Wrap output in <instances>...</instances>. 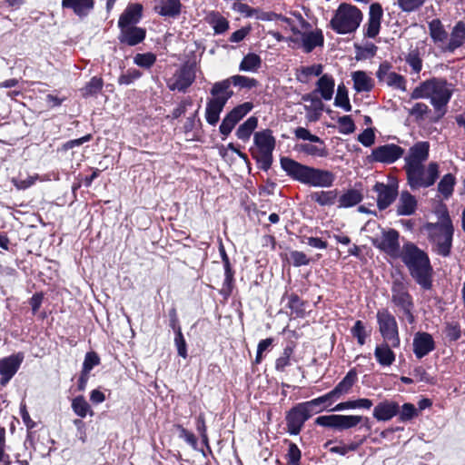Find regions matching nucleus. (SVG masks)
Masks as SVG:
<instances>
[{"label": "nucleus", "instance_id": "nucleus-40", "mask_svg": "<svg viewBox=\"0 0 465 465\" xmlns=\"http://www.w3.org/2000/svg\"><path fill=\"white\" fill-rule=\"evenodd\" d=\"M258 125V119L254 116L249 117L243 124H242L235 134L238 139L246 142L250 139L252 132Z\"/></svg>", "mask_w": 465, "mask_h": 465}, {"label": "nucleus", "instance_id": "nucleus-62", "mask_svg": "<svg viewBox=\"0 0 465 465\" xmlns=\"http://www.w3.org/2000/svg\"><path fill=\"white\" fill-rule=\"evenodd\" d=\"M39 179L38 174H35L32 176H28L25 179L21 178H13L12 183L15 186L17 190H25L35 184V183Z\"/></svg>", "mask_w": 465, "mask_h": 465}, {"label": "nucleus", "instance_id": "nucleus-15", "mask_svg": "<svg viewBox=\"0 0 465 465\" xmlns=\"http://www.w3.org/2000/svg\"><path fill=\"white\" fill-rule=\"evenodd\" d=\"M391 66L389 63L384 62L380 64L376 76L381 83L386 84L388 86L394 89L406 91V80L405 78L391 71Z\"/></svg>", "mask_w": 465, "mask_h": 465}, {"label": "nucleus", "instance_id": "nucleus-7", "mask_svg": "<svg viewBox=\"0 0 465 465\" xmlns=\"http://www.w3.org/2000/svg\"><path fill=\"white\" fill-rule=\"evenodd\" d=\"M256 149H252L251 153L256 160L259 168L268 171L272 163V152L275 148V138L270 129L256 132L253 136Z\"/></svg>", "mask_w": 465, "mask_h": 465}, {"label": "nucleus", "instance_id": "nucleus-14", "mask_svg": "<svg viewBox=\"0 0 465 465\" xmlns=\"http://www.w3.org/2000/svg\"><path fill=\"white\" fill-rule=\"evenodd\" d=\"M404 153V150L394 143L384 144L372 150L371 158L372 162L382 163H392L400 159Z\"/></svg>", "mask_w": 465, "mask_h": 465}, {"label": "nucleus", "instance_id": "nucleus-28", "mask_svg": "<svg viewBox=\"0 0 465 465\" xmlns=\"http://www.w3.org/2000/svg\"><path fill=\"white\" fill-rule=\"evenodd\" d=\"M335 82L331 75L322 74L316 83L314 93L320 94L322 99L325 101L331 100L334 93Z\"/></svg>", "mask_w": 465, "mask_h": 465}, {"label": "nucleus", "instance_id": "nucleus-34", "mask_svg": "<svg viewBox=\"0 0 465 465\" xmlns=\"http://www.w3.org/2000/svg\"><path fill=\"white\" fill-rule=\"evenodd\" d=\"M332 400L334 399L332 398L329 391L328 393L321 397L302 403L312 416V414L319 413L323 410L327 409L331 404Z\"/></svg>", "mask_w": 465, "mask_h": 465}, {"label": "nucleus", "instance_id": "nucleus-58", "mask_svg": "<svg viewBox=\"0 0 465 465\" xmlns=\"http://www.w3.org/2000/svg\"><path fill=\"white\" fill-rule=\"evenodd\" d=\"M293 353V349L290 346H287L283 349L282 355L276 360L275 368L277 371H282L285 367L290 365V359L292 354Z\"/></svg>", "mask_w": 465, "mask_h": 465}, {"label": "nucleus", "instance_id": "nucleus-30", "mask_svg": "<svg viewBox=\"0 0 465 465\" xmlns=\"http://www.w3.org/2000/svg\"><path fill=\"white\" fill-rule=\"evenodd\" d=\"M224 100L211 98L208 100L205 110L206 122L211 125H215L220 119V114L224 106Z\"/></svg>", "mask_w": 465, "mask_h": 465}, {"label": "nucleus", "instance_id": "nucleus-41", "mask_svg": "<svg viewBox=\"0 0 465 465\" xmlns=\"http://www.w3.org/2000/svg\"><path fill=\"white\" fill-rule=\"evenodd\" d=\"M181 2L180 0H164L162 2L160 6H156L155 9L163 16L173 17L181 12Z\"/></svg>", "mask_w": 465, "mask_h": 465}, {"label": "nucleus", "instance_id": "nucleus-37", "mask_svg": "<svg viewBox=\"0 0 465 465\" xmlns=\"http://www.w3.org/2000/svg\"><path fill=\"white\" fill-rule=\"evenodd\" d=\"M362 200V194L359 190L350 189L343 193L338 200L339 208H350L352 207Z\"/></svg>", "mask_w": 465, "mask_h": 465}, {"label": "nucleus", "instance_id": "nucleus-6", "mask_svg": "<svg viewBox=\"0 0 465 465\" xmlns=\"http://www.w3.org/2000/svg\"><path fill=\"white\" fill-rule=\"evenodd\" d=\"M363 14L356 5L341 3L330 21L331 28L339 35L354 33L361 25Z\"/></svg>", "mask_w": 465, "mask_h": 465}, {"label": "nucleus", "instance_id": "nucleus-25", "mask_svg": "<svg viewBox=\"0 0 465 465\" xmlns=\"http://www.w3.org/2000/svg\"><path fill=\"white\" fill-rule=\"evenodd\" d=\"M143 12V5L141 4H131L129 5L124 12L121 15L118 26H132L137 24L141 17Z\"/></svg>", "mask_w": 465, "mask_h": 465}, {"label": "nucleus", "instance_id": "nucleus-46", "mask_svg": "<svg viewBox=\"0 0 465 465\" xmlns=\"http://www.w3.org/2000/svg\"><path fill=\"white\" fill-rule=\"evenodd\" d=\"M219 252H220L221 258H222V261L223 262V267H224L225 279H224L223 284L225 286H227L229 291H231L234 272L231 267L229 257L225 252V249H224V246L223 245V243L220 244Z\"/></svg>", "mask_w": 465, "mask_h": 465}, {"label": "nucleus", "instance_id": "nucleus-42", "mask_svg": "<svg viewBox=\"0 0 465 465\" xmlns=\"http://www.w3.org/2000/svg\"><path fill=\"white\" fill-rule=\"evenodd\" d=\"M372 401L369 399H358L354 401H347L337 404L331 409L333 411H341L349 409H366L369 410L372 406Z\"/></svg>", "mask_w": 465, "mask_h": 465}, {"label": "nucleus", "instance_id": "nucleus-31", "mask_svg": "<svg viewBox=\"0 0 465 465\" xmlns=\"http://www.w3.org/2000/svg\"><path fill=\"white\" fill-rule=\"evenodd\" d=\"M94 5V0H62L63 8L73 10L80 17L87 15Z\"/></svg>", "mask_w": 465, "mask_h": 465}, {"label": "nucleus", "instance_id": "nucleus-33", "mask_svg": "<svg viewBox=\"0 0 465 465\" xmlns=\"http://www.w3.org/2000/svg\"><path fill=\"white\" fill-rule=\"evenodd\" d=\"M231 85L232 83H230V78L214 83L210 92L213 95V98L220 100L223 99L224 104H226L228 100L233 95V92L230 90Z\"/></svg>", "mask_w": 465, "mask_h": 465}, {"label": "nucleus", "instance_id": "nucleus-9", "mask_svg": "<svg viewBox=\"0 0 465 465\" xmlns=\"http://www.w3.org/2000/svg\"><path fill=\"white\" fill-rule=\"evenodd\" d=\"M196 77V64L194 62L184 63L167 80V86L171 91L185 92L194 82Z\"/></svg>", "mask_w": 465, "mask_h": 465}, {"label": "nucleus", "instance_id": "nucleus-3", "mask_svg": "<svg viewBox=\"0 0 465 465\" xmlns=\"http://www.w3.org/2000/svg\"><path fill=\"white\" fill-rule=\"evenodd\" d=\"M452 94L453 86L450 83L443 78L433 77L415 87L411 97L412 99H429L435 112L444 115Z\"/></svg>", "mask_w": 465, "mask_h": 465}, {"label": "nucleus", "instance_id": "nucleus-19", "mask_svg": "<svg viewBox=\"0 0 465 465\" xmlns=\"http://www.w3.org/2000/svg\"><path fill=\"white\" fill-rule=\"evenodd\" d=\"M383 9L380 3H372L369 8L367 24L364 26V35L369 38H375L381 30Z\"/></svg>", "mask_w": 465, "mask_h": 465}, {"label": "nucleus", "instance_id": "nucleus-35", "mask_svg": "<svg viewBox=\"0 0 465 465\" xmlns=\"http://www.w3.org/2000/svg\"><path fill=\"white\" fill-rule=\"evenodd\" d=\"M429 33L435 44H445L448 38V33L444 29L441 21L438 18L432 19L428 23Z\"/></svg>", "mask_w": 465, "mask_h": 465}, {"label": "nucleus", "instance_id": "nucleus-1", "mask_svg": "<svg viewBox=\"0 0 465 465\" xmlns=\"http://www.w3.org/2000/svg\"><path fill=\"white\" fill-rule=\"evenodd\" d=\"M430 143L418 142L409 150L403 167L407 183L412 190L428 188L434 184L439 177V164L430 162L425 165L429 158Z\"/></svg>", "mask_w": 465, "mask_h": 465}, {"label": "nucleus", "instance_id": "nucleus-52", "mask_svg": "<svg viewBox=\"0 0 465 465\" xmlns=\"http://www.w3.org/2000/svg\"><path fill=\"white\" fill-rule=\"evenodd\" d=\"M406 63L411 67L415 74H419L422 69V60L417 50H411L405 57Z\"/></svg>", "mask_w": 465, "mask_h": 465}, {"label": "nucleus", "instance_id": "nucleus-21", "mask_svg": "<svg viewBox=\"0 0 465 465\" xmlns=\"http://www.w3.org/2000/svg\"><path fill=\"white\" fill-rule=\"evenodd\" d=\"M292 31L301 35L302 47L306 53H311L315 47L323 45L324 37L321 29L302 33L295 27H292Z\"/></svg>", "mask_w": 465, "mask_h": 465}, {"label": "nucleus", "instance_id": "nucleus-26", "mask_svg": "<svg viewBox=\"0 0 465 465\" xmlns=\"http://www.w3.org/2000/svg\"><path fill=\"white\" fill-rule=\"evenodd\" d=\"M396 207L398 215H412L417 209V200L410 192L402 191L400 194Z\"/></svg>", "mask_w": 465, "mask_h": 465}, {"label": "nucleus", "instance_id": "nucleus-55", "mask_svg": "<svg viewBox=\"0 0 465 465\" xmlns=\"http://www.w3.org/2000/svg\"><path fill=\"white\" fill-rule=\"evenodd\" d=\"M294 135L300 140L310 141L313 143H322V140L319 136L311 134V132L304 127L296 128L294 130Z\"/></svg>", "mask_w": 465, "mask_h": 465}, {"label": "nucleus", "instance_id": "nucleus-5", "mask_svg": "<svg viewBox=\"0 0 465 465\" xmlns=\"http://www.w3.org/2000/svg\"><path fill=\"white\" fill-rule=\"evenodd\" d=\"M424 230L430 242L435 246L437 253L444 257L448 256L451 248L453 227L447 211H443L440 223H427Z\"/></svg>", "mask_w": 465, "mask_h": 465}, {"label": "nucleus", "instance_id": "nucleus-29", "mask_svg": "<svg viewBox=\"0 0 465 465\" xmlns=\"http://www.w3.org/2000/svg\"><path fill=\"white\" fill-rule=\"evenodd\" d=\"M353 88L357 93L370 92L374 87V80L364 71H355L351 73Z\"/></svg>", "mask_w": 465, "mask_h": 465}, {"label": "nucleus", "instance_id": "nucleus-13", "mask_svg": "<svg viewBox=\"0 0 465 465\" xmlns=\"http://www.w3.org/2000/svg\"><path fill=\"white\" fill-rule=\"evenodd\" d=\"M312 417L303 403H299L292 408L286 415L287 431L291 435H298L304 422Z\"/></svg>", "mask_w": 465, "mask_h": 465}, {"label": "nucleus", "instance_id": "nucleus-20", "mask_svg": "<svg viewBox=\"0 0 465 465\" xmlns=\"http://www.w3.org/2000/svg\"><path fill=\"white\" fill-rule=\"evenodd\" d=\"M434 349L435 342L430 333L419 331L414 335L413 352L418 359L428 355Z\"/></svg>", "mask_w": 465, "mask_h": 465}, {"label": "nucleus", "instance_id": "nucleus-24", "mask_svg": "<svg viewBox=\"0 0 465 465\" xmlns=\"http://www.w3.org/2000/svg\"><path fill=\"white\" fill-rule=\"evenodd\" d=\"M465 43V23L459 21L452 28L450 39L445 46H441L445 52L453 53Z\"/></svg>", "mask_w": 465, "mask_h": 465}, {"label": "nucleus", "instance_id": "nucleus-22", "mask_svg": "<svg viewBox=\"0 0 465 465\" xmlns=\"http://www.w3.org/2000/svg\"><path fill=\"white\" fill-rule=\"evenodd\" d=\"M398 413L399 404L396 401L385 400L374 407L372 415L379 421H387Z\"/></svg>", "mask_w": 465, "mask_h": 465}, {"label": "nucleus", "instance_id": "nucleus-4", "mask_svg": "<svg viewBox=\"0 0 465 465\" xmlns=\"http://www.w3.org/2000/svg\"><path fill=\"white\" fill-rule=\"evenodd\" d=\"M281 166L292 179L310 186L328 188L335 181L332 172L304 165L288 157L281 159Z\"/></svg>", "mask_w": 465, "mask_h": 465}, {"label": "nucleus", "instance_id": "nucleus-11", "mask_svg": "<svg viewBox=\"0 0 465 465\" xmlns=\"http://www.w3.org/2000/svg\"><path fill=\"white\" fill-rule=\"evenodd\" d=\"M399 232L394 229L382 231L381 234L372 239V244L384 252L391 258H399L401 254V250L399 242Z\"/></svg>", "mask_w": 465, "mask_h": 465}, {"label": "nucleus", "instance_id": "nucleus-38", "mask_svg": "<svg viewBox=\"0 0 465 465\" xmlns=\"http://www.w3.org/2000/svg\"><path fill=\"white\" fill-rule=\"evenodd\" d=\"M296 149L307 155L313 157H326L328 155V150L325 146L324 142L322 143H301L296 146Z\"/></svg>", "mask_w": 465, "mask_h": 465}, {"label": "nucleus", "instance_id": "nucleus-10", "mask_svg": "<svg viewBox=\"0 0 465 465\" xmlns=\"http://www.w3.org/2000/svg\"><path fill=\"white\" fill-rule=\"evenodd\" d=\"M362 420L363 416L360 415L331 414L319 416L315 420V424L338 430H344L356 427Z\"/></svg>", "mask_w": 465, "mask_h": 465}, {"label": "nucleus", "instance_id": "nucleus-18", "mask_svg": "<svg viewBox=\"0 0 465 465\" xmlns=\"http://www.w3.org/2000/svg\"><path fill=\"white\" fill-rule=\"evenodd\" d=\"M24 360L23 353L13 354L0 359V384L5 385L18 371Z\"/></svg>", "mask_w": 465, "mask_h": 465}, {"label": "nucleus", "instance_id": "nucleus-48", "mask_svg": "<svg viewBox=\"0 0 465 465\" xmlns=\"http://www.w3.org/2000/svg\"><path fill=\"white\" fill-rule=\"evenodd\" d=\"M454 185L455 177L451 173H447L438 183V191L447 199L452 194Z\"/></svg>", "mask_w": 465, "mask_h": 465}, {"label": "nucleus", "instance_id": "nucleus-36", "mask_svg": "<svg viewBox=\"0 0 465 465\" xmlns=\"http://www.w3.org/2000/svg\"><path fill=\"white\" fill-rule=\"evenodd\" d=\"M205 19L217 35L223 34L229 28L228 21L218 12L212 11L208 13Z\"/></svg>", "mask_w": 465, "mask_h": 465}, {"label": "nucleus", "instance_id": "nucleus-32", "mask_svg": "<svg viewBox=\"0 0 465 465\" xmlns=\"http://www.w3.org/2000/svg\"><path fill=\"white\" fill-rule=\"evenodd\" d=\"M357 381V372L351 370L346 376L330 391L334 400L347 393Z\"/></svg>", "mask_w": 465, "mask_h": 465}, {"label": "nucleus", "instance_id": "nucleus-8", "mask_svg": "<svg viewBox=\"0 0 465 465\" xmlns=\"http://www.w3.org/2000/svg\"><path fill=\"white\" fill-rule=\"evenodd\" d=\"M377 323L379 331L384 341L390 342L391 347L398 348L401 345L399 327L394 315L388 309H381L377 312Z\"/></svg>", "mask_w": 465, "mask_h": 465}, {"label": "nucleus", "instance_id": "nucleus-63", "mask_svg": "<svg viewBox=\"0 0 465 465\" xmlns=\"http://www.w3.org/2000/svg\"><path fill=\"white\" fill-rule=\"evenodd\" d=\"M301 450L295 443L290 442L287 453L288 463L291 465H300Z\"/></svg>", "mask_w": 465, "mask_h": 465}, {"label": "nucleus", "instance_id": "nucleus-2", "mask_svg": "<svg viewBox=\"0 0 465 465\" xmlns=\"http://www.w3.org/2000/svg\"><path fill=\"white\" fill-rule=\"evenodd\" d=\"M408 268L411 276L423 289L432 286V267L428 254L418 248L413 242H405L400 257Z\"/></svg>", "mask_w": 465, "mask_h": 465}, {"label": "nucleus", "instance_id": "nucleus-27", "mask_svg": "<svg viewBox=\"0 0 465 465\" xmlns=\"http://www.w3.org/2000/svg\"><path fill=\"white\" fill-rule=\"evenodd\" d=\"M391 348V343L384 341L375 347L374 357L381 366L389 367L395 361L396 356Z\"/></svg>", "mask_w": 465, "mask_h": 465}, {"label": "nucleus", "instance_id": "nucleus-23", "mask_svg": "<svg viewBox=\"0 0 465 465\" xmlns=\"http://www.w3.org/2000/svg\"><path fill=\"white\" fill-rule=\"evenodd\" d=\"M118 39L121 43L134 46L143 42L145 38V30L134 25L120 27Z\"/></svg>", "mask_w": 465, "mask_h": 465}, {"label": "nucleus", "instance_id": "nucleus-47", "mask_svg": "<svg viewBox=\"0 0 465 465\" xmlns=\"http://www.w3.org/2000/svg\"><path fill=\"white\" fill-rule=\"evenodd\" d=\"M304 302L300 299L297 294H291L288 297V307L291 310V314L298 318L305 316Z\"/></svg>", "mask_w": 465, "mask_h": 465}, {"label": "nucleus", "instance_id": "nucleus-61", "mask_svg": "<svg viewBox=\"0 0 465 465\" xmlns=\"http://www.w3.org/2000/svg\"><path fill=\"white\" fill-rule=\"evenodd\" d=\"M352 335L357 339L360 345H363L366 341L367 332L361 321H356L351 329Z\"/></svg>", "mask_w": 465, "mask_h": 465}, {"label": "nucleus", "instance_id": "nucleus-53", "mask_svg": "<svg viewBox=\"0 0 465 465\" xmlns=\"http://www.w3.org/2000/svg\"><path fill=\"white\" fill-rule=\"evenodd\" d=\"M427 0H397L399 8L405 13H411L420 9Z\"/></svg>", "mask_w": 465, "mask_h": 465}, {"label": "nucleus", "instance_id": "nucleus-44", "mask_svg": "<svg viewBox=\"0 0 465 465\" xmlns=\"http://www.w3.org/2000/svg\"><path fill=\"white\" fill-rule=\"evenodd\" d=\"M323 67L322 64H312L310 66H302L298 69L297 79L301 83H308L311 76H322Z\"/></svg>", "mask_w": 465, "mask_h": 465}, {"label": "nucleus", "instance_id": "nucleus-17", "mask_svg": "<svg viewBox=\"0 0 465 465\" xmlns=\"http://www.w3.org/2000/svg\"><path fill=\"white\" fill-rule=\"evenodd\" d=\"M391 302L400 311L414 307L412 297L409 293L406 284L400 280H395L392 282Z\"/></svg>", "mask_w": 465, "mask_h": 465}, {"label": "nucleus", "instance_id": "nucleus-43", "mask_svg": "<svg viewBox=\"0 0 465 465\" xmlns=\"http://www.w3.org/2000/svg\"><path fill=\"white\" fill-rule=\"evenodd\" d=\"M261 57L254 53H249L242 60L239 69L243 72H255L261 67Z\"/></svg>", "mask_w": 465, "mask_h": 465}, {"label": "nucleus", "instance_id": "nucleus-54", "mask_svg": "<svg viewBox=\"0 0 465 465\" xmlns=\"http://www.w3.org/2000/svg\"><path fill=\"white\" fill-rule=\"evenodd\" d=\"M156 61V56L153 53L137 54L134 57V63L143 68H150Z\"/></svg>", "mask_w": 465, "mask_h": 465}, {"label": "nucleus", "instance_id": "nucleus-50", "mask_svg": "<svg viewBox=\"0 0 465 465\" xmlns=\"http://www.w3.org/2000/svg\"><path fill=\"white\" fill-rule=\"evenodd\" d=\"M103 80L99 77H93L82 89L83 96H93L97 94L103 88Z\"/></svg>", "mask_w": 465, "mask_h": 465}, {"label": "nucleus", "instance_id": "nucleus-51", "mask_svg": "<svg viewBox=\"0 0 465 465\" xmlns=\"http://www.w3.org/2000/svg\"><path fill=\"white\" fill-rule=\"evenodd\" d=\"M334 104L336 106L341 107L346 112H350L351 110V105L349 101L348 93L343 85L338 86Z\"/></svg>", "mask_w": 465, "mask_h": 465}, {"label": "nucleus", "instance_id": "nucleus-45", "mask_svg": "<svg viewBox=\"0 0 465 465\" xmlns=\"http://www.w3.org/2000/svg\"><path fill=\"white\" fill-rule=\"evenodd\" d=\"M72 409L80 418H85L87 414H90L91 416L94 415V411H92L89 403L82 395L75 397L72 401Z\"/></svg>", "mask_w": 465, "mask_h": 465}, {"label": "nucleus", "instance_id": "nucleus-59", "mask_svg": "<svg viewBox=\"0 0 465 465\" xmlns=\"http://www.w3.org/2000/svg\"><path fill=\"white\" fill-rule=\"evenodd\" d=\"M174 343L178 355L185 359L187 357V345L180 327L176 331Z\"/></svg>", "mask_w": 465, "mask_h": 465}, {"label": "nucleus", "instance_id": "nucleus-16", "mask_svg": "<svg viewBox=\"0 0 465 465\" xmlns=\"http://www.w3.org/2000/svg\"><path fill=\"white\" fill-rule=\"evenodd\" d=\"M373 191L377 193V206L379 210H385L396 199L398 195V186L396 184H386L376 183Z\"/></svg>", "mask_w": 465, "mask_h": 465}, {"label": "nucleus", "instance_id": "nucleus-64", "mask_svg": "<svg viewBox=\"0 0 465 465\" xmlns=\"http://www.w3.org/2000/svg\"><path fill=\"white\" fill-rule=\"evenodd\" d=\"M142 74L136 69H130L125 74H123L118 78L119 84H131L134 81L139 79Z\"/></svg>", "mask_w": 465, "mask_h": 465}, {"label": "nucleus", "instance_id": "nucleus-56", "mask_svg": "<svg viewBox=\"0 0 465 465\" xmlns=\"http://www.w3.org/2000/svg\"><path fill=\"white\" fill-rule=\"evenodd\" d=\"M339 132L343 134H350L355 131V124L350 115H343L338 119Z\"/></svg>", "mask_w": 465, "mask_h": 465}, {"label": "nucleus", "instance_id": "nucleus-39", "mask_svg": "<svg viewBox=\"0 0 465 465\" xmlns=\"http://www.w3.org/2000/svg\"><path fill=\"white\" fill-rule=\"evenodd\" d=\"M311 197L312 201L316 202L321 206H331L337 201L338 191L331 190L315 192L311 195Z\"/></svg>", "mask_w": 465, "mask_h": 465}, {"label": "nucleus", "instance_id": "nucleus-57", "mask_svg": "<svg viewBox=\"0 0 465 465\" xmlns=\"http://www.w3.org/2000/svg\"><path fill=\"white\" fill-rule=\"evenodd\" d=\"M418 414L417 409L411 403H404L401 409L399 408V420L401 421H408Z\"/></svg>", "mask_w": 465, "mask_h": 465}, {"label": "nucleus", "instance_id": "nucleus-60", "mask_svg": "<svg viewBox=\"0 0 465 465\" xmlns=\"http://www.w3.org/2000/svg\"><path fill=\"white\" fill-rule=\"evenodd\" d=\"M100 363V358L94 351H90L85 354L84 361L83 363L82 371L89 373L91 370Z\"/></svg>", "mask_w": 465, "mask_h": 465}, {"label": "nucleus", "instance_id": "nucleus-49", "mask_svg": "<svg viewBox=\"0 0 465 465\" xmlns=\"http://www.w3.org/2000/svg\"><path fill=\"white\" fill-rule=\"evenodd\" d=\"M230 78V83L232 85L237 86L241 89H252L258 85V81L254 78H251L244 75H232Z\"/></svg>", "mask_w": 465, "mask_h": 465}, {"label": "nucleus", "instance_id": "nucleus-12", "mask_svg": "<svg viewBox=\"0 0 465 465\" xmlns=\"http://www.w3.org/2000/svg\"><path fill=\"white\" fill-rule=\"evenodd\" d=\"M253 108L250 102H245L235 106L223 119L219 127L220 133L224 136H228L235 125Z\"/></svg>", "mask_w": 465, "mask_h": 465}]
</instances>
